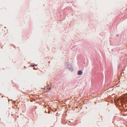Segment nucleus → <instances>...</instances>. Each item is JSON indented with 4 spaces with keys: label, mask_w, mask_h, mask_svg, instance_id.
<instances>
[{
    "label": "nucleus",
    "mask_w": 127,
    "mask_h": 127,
    "mask_svg": "<svg viewBox=\"0 0 127 127\" xmlns=\"http://www.w3.org/2000/svg\"><path fill=\"white\" fill-rule=\"evenodd\" d=\"M82 74V70L79 71L78 72V75H81Z\"/></svg>",
    "instance_id": "nucleus-2"
},
{
    "label": "nucleus",
    "mask_w": 127,
    "mask_h": 127,
    "mask_svg": "<svg viewBox=\"0 0 127 127\" xmlns=\"http://www.w3.org/2000/svg\"><path fill=\"white\" fill-rule=\"evenodd\" d=\"M47 111H46V113H47Z\"/></svg>",
    "instance_id": "nucleus-7"
},
{
    "label": "nucleus",
    "mask_w": 127,
    "mask_h": 127,
    "mask_svg": "<svg viewBox=\"0 0 127 127\" xmlns=\"http://www.w3.org/2000/svg\"><path fill=\"white\" fill-rule=\"evenodd\" d=\"M70 70H72V67H71L70 68Z\"/></svg>",
    "instance_id": "nucleus-4"
},
{
    "label": "nucleus",
    "mask_w": 127,
    "mask_h": 127,
    "mask_svg": "<svg viewBox=\"0 0 127 127\" xmlns=\"http://www.w3.org/2000/svg\"><path fill=\"white\" fill-rule=\"evenodd\" d=\"M48 114H49V113H50V111H48Z\"/></svg>",
    "instance_id": "nucleus-3"
},
{
    "label": "nucleus",
    "mask_w": 127,
    "mask_h": 127,
    "mask_svg": "<svg viewBox=\"0 0 127 127\" xmlns=\"http://www.w3.org/2000/svg\"><path fill=\"white\" fill-rule=\"evenodd\" d=\"M47 111H46V113H47Z\"/></svg>",
    "instance_id": "nucleus-6"
},
{
    "label": "nucleus",
    "mask_w": 127,
    "mask_h": 127,
    "mask_svg": "<svg viewBox=\"0 0 127 127\" xmlns=\"http://www.w3.org/2000/svg\"><path fill=\"white\" fill-rule=\"evenodd\" d=\"M119 100V99H117V100H118H118Z\"/></svg>",
    "instance_id": "nucleus-5"
},
{
    "label": "nucleus",
    "mask_w": 127,
    "mask_h": 127,
    "mask_svg": "<svg viewBox=\"0 0 127 127\" xmlns=\"http://www.w3.org/2000/svg\"><path fill=\"white\" fill-rule=\"evenodd\" d=\"M50 89V86L48 85L47 86L45 87L44 88V92H48Z\"/></svg>",
    "instance_id": "nucleus-1"
}]
</instances>
